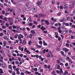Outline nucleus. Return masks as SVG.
I'll use <instances>...</instances> for the list:
<instances>
[{"mask_svg": "<svg viewBox=\"0 0 75 75\" xmlns=\"http://www.w3.org/2000/svg\"><path fill=\"white\" fill-rule=\"evenodd\" d=\"M33 35L32 34H30L29 35V38H31L33 37Z\"/></svg>", "mask_w": 75, "mask_h": 75, "instance_id": "4c0bfd02", "label": "nucleus"}, {"mask_svg": "<svg viewBox=\"0 0 75 75\" xmlns=\"http://www.w3.org/2000/svg\"><path fill=\"white\" fill-rule=\"evenodd\" d=\"M61 54L63 55L64 56V52L62 51H61Z\"/></svg>", "mask_w": 75, "mask_h": 75, "instance_id": "8fccbe9b", "label": "nucleus"}, {"mask_svg": "<svg viewBox=\"0 0 75 75\" xmlns=\"http://www.w3.org/2000/svg\"><path fill=\"white\" fill-rule=\"evenodd\" d=\"M41 25L39 24V25H38V27L39 28H40V27H41Z\"/></svg>", "mask_w": 75, "mask_h": 75, "instance_id": "680f3d73", "label": "nucleus"}, {"mask_svg": "<svg viewBox=\"0 0 75 75\" xmlns=\"http://www.w3.org/2000/svg\"><path fill=\"white\" fill-rule=\"evenodd\" d=\"M6 67V63L5 62H3L2 65V67L3 68H5Z\"/></svg>", "mask_w": 75, "mask_h": 75, "instance_id": "7ed1b4c3", "label": "nucleus"}, {"mask_svg": "<svg viewBox=\"0 0 75 75\" xmlns=\"http://www.w3.org/2000/svg\"><path fill=\"white\" fill-rule=\"evenodd\" d=\"M56 51H60V49L59 48H57L56 49Z\"/></svg>", "mask_w": 75, "mask_h": 75, "instance_id": "4d7b16f0", "label": "nucleus"}, {"mask_svg": "<svg viewBox=\"0 0 75 75\" xmlns=\"http://www.w3.org/2000/svg\"><path fill=\"white\" fill-rule=\"evenodd\" d=\"M68 71H65L64 73L63 74V75H66L67 74H68Z\"/></svg>", "mask_w": 75, "mask_h": 75, "instance_id": "5701e85b", "label": "nucleus"}, {"mask_svg": "<svg viewBox=\"0 0 75 75\" xmlns=\"http://www.w3.org/2000/svg\"><path fill=\"white\" fill-rule=\"evenodd\" d=\"M4 74V71H3V70L2 69H0V74Z\"/></svg>", "mask_w": 75, "mask_h": 75, "instance_id": "a211bd4d", "label": "nucleus"}, {"mask_svg": "<svg viewBox=\"0 0 75 75\" xmlns=\"http://www.w3.org/2000/svg\"><path fill=\"white\" fill-rule=\"evenodd\" d=\"M38 39L39 40H40V41H41V40H42V38L41 37H39L38 38Z\"/></svg>", "mask_w": 75, "mask_h": 75, "instance_id": "69168bd1", "label": "nucleus"}, {"mask_svg": "<svg viewBox=\"0 0 75 75\" xmlns=\"http://www.w3.org/2000/svg\"><path fill=\"white\" fill-rule=\"evenodd\" d=\"M12 31H13V32H14V33H16L17 32V31L15 29H12Z\"/></svg>", "mask_w": 75, "mask_h": 75, "instance_id": "2f4dec72", "label": "nucleus"}, {"mask_svg": "<svg viewBox=\"0 0 75 75\" xmlns=\"http://www.w3.org/2000/svg\"><path fill=\"white\" fill-rule=\"evenodd\" d=\"M12 68L14 70H15L16 69V66L15 65L13 66H12Z\"/></svg>", "mask_w": 75, "mask_h": 75, "instance_id": "bb28decb", "label": "nucleus"}, {"mask_svg": "<svg viewBox=\"0 0 75 75\" xmlns=\"http://www.w3.org/2000/svg\"><path fill=\"white\" fill-rule=\"evenodd\" d=\"M31 42H32V41H31V40L29 41L28 43V45H30L31 44Z\"/></svg>", "mask_w": 75, "mask_h": 75, "instance_id": "72a5a7b5", "label": "nucleus"}, {"mask_svg": "<svg viewBox=\"0 0 75 75\" xmlns=\"http://www.w3.org/2000/svg\"><path fill=\"white\" fill-rule=\"evenodd\" d=\"M48 37H50V38H52V36L51 35L49 34L48 35Z\"/></svg>", "mask_w": 75, "mask_h": 75, "instance_id": "de8ad7c7", "label": "nucleus"}, {"mask_svg": "<svg viewBox=\"0 0 75 75\" xmlns=\"http://www.w3.org/2000/svg\"><path fill=\"white\" fill-rule=\"evenodd\" d=\"M59 71H60V74H63V71H62V69L61 68L59 69Z\"/></svg>", "mask_w": 75, "mask_h": 75, "instance_id": "6ab92c4d", "label": "nucleus"}, {"mask_svg": "<svg viewBox=\"0 0 75 75\" xmlns=\"http://www.w3.org/2000/svg\"><path fill=\"white\" fill-rule=\"evenodd\" d=\"M13 29H16L17 28V26L14 25H13Z\"/></svg>", "mask_w": 75, "mask_h": 75, "instance_id": "c85d7f7f", "label": "nucleus"}, {"mask_svg": "<svg viewBox=\"0 0 75 75\" xmlns=\"http://www.w3.org/2000/svg\"><path fill=\"white\" fill-rule=\"evenodd\" d=\"M55 67H57V69H60V68H61V67H60V66L59 65H58L57 64L56 65Z\"/></svg>", "mask_w": 75, "mask_h": 75, "instance_id": "2eb2a0df", "label": "nucleus"}, {"mask_svg": "<svg viewBox=\"0 0 75 75\" xmlns=\"http://www.w3.org/2000/svg\"><path fill=\"white\" fill-rule=\"evenodd\" d=\"M72 59H74V60H75V56H73L71 57Z\"/></svg>", "mask_w": 75, "mask_h": 75, "instance_id": "5fc2aeb1", "label": "nucleus"}, {"mask_svg": "<svg viewBox=\"0 0 75 75\" xmlns=\"http://www.w3.org/2000/svg\"><path fill=\"white\" fill-rule=\"evenodd\" d=\"M11 2L13 4H16V3L13 0H11Z\"/></svg>", "mask_w": 75, "mask_h": 75, "instance_id": "c9c22d12", "label": "nucleus"}, {"mask_svg": "<svg viewBox=\"0 0 75 75\" xmlns=\"http://www.w3.org/2000/svg\"><path fill=\"white\" fill-rule=\"evenodd\" d=\"M3 44H4V47H5L7 45V43H6V42L4 41L3 42Z\"/></svg>", "mask_w": 75, "mask_h": 75, "instance_id": "412c9836", "label": "nucleus"}, {"mask_svg": "<svg viewBox=\"0 0 75 75\" xmlns=\"http://www.w3.org/2000/svg\"><path fill=\"white\" fill-rule=\"evenodd\" d=\"M8 68H10L11 70H13V69H12V66L11 65L8 66Z\"/></svg>", "mask_w": 75, "mask_h": 75, "instance_id": "4be33fe9", "label": "nucleus"}, {"mask_svg": "<svg viewBox=\"0 0 75 75\" xmlns=\"http://www.w3.org/2000/svg\"><path fill=\"white\" fill-rule=\"evenodd\" d=\"M31 50H33V51H35V49L34 48H31Z\"/></svg>", "mask_w": 75, "mask_h": 75, "instance_id": "e2e57ef3", "label": "nucleus"}, {"mask_svg": "<svg viewBox=\"0 0 75 75\" xmlns=\"http://www.w3.org/2000/svg\"><path fill=\"white\" fill-rule=\"evenodd\" d=\"M37 8L36 6H34L32 8V11L34 13V12H35L36 11H37Z\"/></svg>", "mask_w": 75, "mask_h": 75, "instance_id": "f03ea898", "label": "nucleus"}, {"mask_svg": "<svg viewBox=\"0 0 75 75\" xmlns=\"http://www.w3.org/2000/svg\"><path fill=\"white\" fill-rule=\"evenodd\" d=\"M54 34L56 35L55 36V38H58V32H55Z\"/></svg>", "mask_w": 75, "mask_h": 75, "instance_id": "6e6552de", "label": "nucleus"}, {"mask_svg": "<svg viewBox=\"0 0 75 75\" xmlns=\"http://www.w3.org/2000/svg\"><path fill=\"white\" fill-rule=\"evenodd\" d=\"M8 20L10 22H13V19L11 18H8Z\"/></svg>", "mask_w": 75, "mask_h": 75, "instance_id": "1a4fd4ad", "label": "nucleus"}, {"mask_svg": "<svg viewBox=\"0 0 75 75\" xmlns=\"http://www.w3.org/2000/svg\"><path fill=\"white\" fill-rule=\"evenodd\" d=\"M25 74H31V72L29 71H26L25 72Z\"/></svg>", "mask_w": 75, "mask_h": 75, "instance_id": "4468645a", "label": "nucleus"}, {"mask_svg": "<svg viewBox=\"0 0 75 75\" xmlns=\"http://www.w3.org/2000/svg\"><path fill=\"white\" fill-rule=\"evenodd\" d=\"M63 25H64V24H65L66 26H69V23H63Z\"/></svg>", "mask_w": 75, "mask_h": 75, "instance_id": "aec40b11", "label": "nucleus"}, {"mask_svg": "<svg viewBox=\"0 0 75 75\" xmlns=\"http://www.w3.org/2000/svg\"><path fill=\"white\" fill-rule=\"evenodd\" d=\"M69 19H70V18H69V16H68L67 17V20H69Z\"/></svg>", "mask_w": 75, "mask_h": 75, "instance_id": "338daca9", "label": "nucleus"}, {"mask_svg": "<svg viewBox=\"0 0 75 75\" xmlns=\"http://www.w3.org/2000/svg\"><path fill=\"white\" fill-rule=\"evenodd\" d=\"M0 6L1 7H3V5L2 4L0 3Z\"/></svg>", "mask_w": 75, "mask_h": 75, "instance_id": "774afa93", "label": "nucleus"}, {"mask_svg": "<svg viewBox=\"0 0 75 75\" xmlns=\"http://www.w3.org/2000/svg\"><path fill=\"white\" fill-rule=\"evenodd\" d=\"M21 38H24V36L22 35H21V34H20L18 37V39L20 41L19 43H22L23 40L21 39Z\"/></svg>", "mask_w": 75, "mask_h": 75, "instance_id": "f257e3e1", "label": "nucleus"}, {"mask_svg": "<svg viewBox=\"0 0 75 75\" xmlns=\"http://www.w3.org/2000/svg\"><path fill=\"white\" fill-rule=\"evenodd\" d=\"M63 8H64V7L62 6L61 5L60 6V9H63Z\"/></svg>", "mask_w": 75, "mask_h": 75, "instance_id": "c03bdc74", "label": "nucleus"}, {"mask_svg": "<svg viewBox=\"0 0 75 75\" xmlns=\"http://www.w3.org/2000/svg\"><path fill=\"white\" fill-rule=\"evenodd\" d=\"M55 3V1L54 0H53L51 2V3H52V4H54Z\"/></svg>", "mask_w": 75, "mask_h": 75, "instance_id": "a19ab883", "label": "nucleus"}, {"mask_svg": "<svg viewBox=\"0 0 75 75\" xmlns=\"http://www.w3.org/2000/svg\"><path fill=\"white\" fill-rule=\"evenodd\" d=\"M31 57L34 58L35 57V55H31Z\"/></svg>", "mask_w": 75, "mask_h": 75, "instance_id": "052dcab7", "label": "nucleus"}, {"mask_svg": "<svg viewBox=\"0 0 75 75\" xmlns=\"http://www.w3.org/2000/svg\"><path fill=\"white\" fill-rule=\"evenodd\" d=\"M26 52L28 54H30L31 53V52L28 50H26Z\"/></svg>", "mask_w": 75, "mask_h": 75, "instance_id": "393cba45", "label": "nucleus"}, {"mask_svg": "<svg viewBox=\"0 0 75 75\" xmlns=\"http://www.w3.org/2000/svg\"><path fill=\"white\" fill-rule=\"evenodd\" d=\"M3 38L5 40H7V39L8 38H7V36H5L4 37H3Z\"/></svg>", "mask_w": 75, "mask_h": 75, "instance_id": "7c9ffc66", "label": "nucleus"}, {"mask_svg": "<svg viewBox=\"0 0 75 75\" xmlns=\"http://www.w3.org/2000/svg\"><path fill=\"white\" fill-rule=\"evenodd\" d=\"M18 37V35H16L14 36L13 38H17Z\"/></svg>", "mask_w": 75, "mask_h": 75, "instance_id": "cd10ccee", "label": "nucleus"}, {"mask_svg": "<svg viewBox=\"0 0 75 75\" xmlns=\"http://www.w3.org/2000/svg\"><path fill=\"white\" fill-rule=\"evenodd\" d=\"M51 51H49L48 52V55H51Z\"/></svg>", "mask_w": 75, "mask_h": 75, "instance_id": "a18cd8bd", "label": "nucleus"}, {"mask_svg": "<svg viewBox=\"0 0 75 75\" xmlns=\"http://www.w3.org/2000/svg\"><path fill=\"white\" fill-rule=\"evenodd\" d=\"M39 44H42V42L41 41H40L39 42Z\"/></svg>", "mask_w": 75, "mask_h": 75, "instance_id": "13d9d810", "label": "nucleus"}, {"mask_svg": "<svg viewBox=\"0 0 75 75\" xmlns=\"http://www.w3.org/2000/svg\"><path fill=\"white\" fill-rule=\"evenodd\" d=\"M38 16L40 17H44V14L42 13H39L38 14Z\"/></svg>", "mask_w": 75, "mask_h": 75, "instance_id": "0eeeda50", "label": "nucleus"}, {"mask_svg": "<svg viewBox=\"0 0 75 75\" xmlns=\"http://www.w3.org/2000/svg\"><path fill=\"white\" fill-rule=\"evenodd\" d=\"M34 24H37V22L35 21H33Z\"/></svg>", "mask_w": 75, "mask_h": 75, "instance_id": "864d4df0", "label": "nucleus"}, {"mask_svg": "<svg viewBox=\"0 0 75 75\" xmlns=\"http://www.w3.org/2000/svg\"><path fill=\"white\" fill-rule=\"evenodd\" d=\"M45 23H46V24L47 25H50V23L49 22V21H48L47 20H45Z\"/></svg>", "mask_w": 75, "mask_h": 75, "instance_id": "423d86ee", "label": "nucleus"}, {"mask_svg": "<svg viewBox=\"0 0 75 75\" xmlns=\"http://www.w3.org/2000/svg\"><path fill=\"white\" fill-rule=\"evenodd\" d=\"M26 29L28 31H30V28H28V27H26Z\"/></svg>", "mask_w": 75, "mask_h": 75, "instance_id": "603ef678", "label": "nucleus"}, {"mask_svg": "<svg viewBox=\"0 0 75 75\" xmlns=\"http://www.w3.org/2000/svg\"><path fill=\"white\" fill-rule=\"evenodd\" d=\"M12 55L13 56V57H16V56H17V55L14 53Z\"/></svg>", "mask_w": 75, "mask_h": 75, "instance_id": "6e6d98bb", "label": "nucleus"}, {"mask_svg": "<svg viewBox=\"0 0 75 75\" xmlns=\"http://www.w3.org/2000/svg\"><path fill=\"white\" fill-rule=\"evenodd\" d=\"M43 44L44 45H45V46H46L47 45V43L45 42V40H43Z\"/></svg>", "mask_w": 75, "mask_h": 75, "instance_id": "f8f14e48", "label": "nucleus"}, {"mask_svg": "<svg viewBox=\"0 0 75 75\" xmlns=\"http://www.w3.org/2000/svg\"><path fill=\"white\" fill-rule=\"evenodd\" d=\"M41 30H42V31H44L45 30H46V28H44V26H42L41 28H40Z\"/></svg>", "mask_w": 75, "mask_h": 75, "instance_id": "9b49d317", "label": "nucleus"}, {"mask_svg": "<svg viewBox=\"0 0 75 75\" xmlns=\"http://www.w3.org/2000/svg\"><path fill=\"white\" fill-rule=\"evenodd\" d=\"M31 32L32 34H33V35H35V34H36V32L35 31V30H32L31 31Z\"/></svg>", "mask_w": 75, "mask_h": 75, "instance_id": "20e7f679", "label": "nucleus"}, {"mask_svg": "<svg viewBox=\"0 0 75 75\" xmlns=\"http://www.w3.org/2000/svg\"><path fill=\"white\" fill-rule=\"evenodd\" d=\"M18 59L19 61V62H20V61H21V58L20 57H18Z\"/></svg>", "mask_w": 75, "mask_h": 75, "instance_id": "37998d69", "label": "nucleus"}, {"mask_svg": "<svg viewBox=\"0 0 75 75\" xmlns=\"http://www.w3.org/2000/svg\"><path fill=\"white\" fill-rule=\"evenodd\" d=\"M59 60H60L61 61H62V58L61 57H60V58H59Z\"/></svg>", "mask_w": 75, "mask_h": 75, "instance_id": "0e129e2a", "label": "nucleus"}, {"mask_svg": "<svg viewBox=\"0 0 75 75\" xmlns=\"http://www.w3.org/2000/svg\"><path fill=\"white\" fill-rule=\"evenodd\" d=\"M37 47L38 48H41L42 47V46L41 45H36Z\"/></svg>", "mask_w": 75, "mask_h": 75, "instance_id": "b1692460", "label": "nucleus"}, {"mask_svg": "<svg viewBox=\"0 0 75 75\" xmlns=\"http://www.w3.org/2000/svg\"><path fill=\"white\" fill-rule=\"evenodd\" d=\"M45 51H46V49H44L43 50H42V52L43 54L45 53Z\"/></svg>", "mask_w": 75, "mask_h": 75, "instance_id": "e433bc0d", "label": "nucleus"}, {"mask_svg": "<svg viewBox=\"0 0 75 75\" xmlns=\"http://www.w3.org/2000/svg\"><path fill=\"white\" fill-rule=\"evenodd\" d=\"M64 9H67L68 8V5L67 4H65L64 6Z\"/></svg>", "mask_w": 75, "mask_h": 75, "instance_id": "ddd939ff", "label": "nucleus"}, {"mask_svg": "<svg viewBox=\"0 0 75 75\" xmlns=\"http://www.w3.org/2000/svg\"><path fill=\"white\" fill-rule=\"evenodd\" d=\"M33 70L35 72H36V71H37L38 70L37 68H35L34 69L33 68Z\"/></svg>", "mask_w": 75, "mask_h": 75, "instance_id": "ea45409f", "label": "nucleus"}, {"mask_svg": "<svg viewBox=\"0 0 75 75\" xmlns=\"http://www.w3.org/2000/svg\"><path fill=\"white\" fill-rule=\"evenodd\" d=\"M24 34L25 37H26V36L27 35V34L26 32H25L24 33Z\"/></svg>", "mask_w": 75, "mask_h": 75, "instance_id": "473e14b6", "label": "nucleus"}, {"mask_svg": "<svg viewBox=\"0 0 75 75\" xmlns=\"http://www.w3.org/2000/svg\"><path fill=\"white\" fill-rule=\"evenodd\" d=\"M28 25H29V26H32V25H33V23L31 22L30 23H29V24H28Z\"/></svg>", "mask_w": 75, "mask_h": 75, "instance_id": "c756f323", "label": "nucleus"}, {"mask_svg": "<svg viewBox=\"0 0 75 75\" xmlns=\"http://www.w3.org/2000/svg\"><path fill=\"white\" fill-rule=\"evenodd\" d=\"M27 43H26V41L25 40H23L22 43V45H24L25 44Z\"/></svg>", "mask_w": 75, "mask_h": 75, "instance_id": "dca6fc26", "label": "nucleus"}, {"mask_svg": "<svg viewBox=\"0 0 75 75\" xmlns=\"http://www.w3.org/2000/svg\"><path fill=\"white\" fill-rule=\"evenodd\" d=\"M65 45L67 46L68 47H69V43H66Z\"/></svg>", "mask_w": 75, "mask_h": 75, "instance_id": "09e8293b", "label": "nucleus"}, {"mask_svg": "<svg viewBox=\"0 0 75 75\" xmlns=\"http://www.w3.org/2000/svg\"><path fill=\"white\" fill-rule=\"evenodd\" d=\"M63 51H65V52H66V53H67L68 52V51H69V50L68 49H67L66 48H63Z\"/></svg>", "mask_w": 75, "mask_h": 75, "instance_id": "39448f33", "label": "nucleus"}, {"mask_svg": "<svg viewBox=\"0 0 75 75\" xmlns=\"http://www.w3.org/2000/svg\"><path fill=\"white\" fill-rule=\"evenodd\" d=\"M25 9L26 11H29V10H28V6H27L25 8Z\"/></svg>", "mask_w": 75, "mask_h": 75, "instance_id": "a878e982", "label": "nucleus"}, {"mask_svg": "<svg viewBox=\"0 0 75 75\" xmlns=\"http://www.w3.org/2000/svg\"><path fill=\"white\" fill-rule=\"evenodd\" d=\"M40 71V72H44V69H41Z\"/></svg>", "mask_w": 75, "mask_h": 75, "instance_id": "f704fd0d", "label": "nucleus"}, {"mask_svg": "<svg viewBox=\"0 0 75 75\" xmlns=\"http://www.w3.org/2000/svg\"><path fill=\"white\" fill-rule=\"evenodd\" d=\"M4 20L5 21H7V18L5 17L4 18Z\"/></svg>", "mask_w": 75, "mask_h": 75, "instance_id": "79ce46f5", "label": "nucleus"}, {"mask_svg": "<svg viewBox=\"0 0 75 75\" xmlns=\"http://www.w3.org/2000/svg\"><path fill=\"white\" fill-rule=\"evenodd\" d=\"M3 36V33H0V36H1V37H2V36Z\"/></svg>", "mask_w": 75, "mask_h": 75, "instance_id": "bf43d9fd", "label": "nucleus"}, {"mask_svg": "<svg viewBox=\"0 0 75 75\" xmlns=\"http://www.w3.org/2000/svg\"><path fill=\"white\" fill-rule=\"evenodd\" d=\"M58 41H61V37H58Z\"/></svg>", "mask_w": 75, "mask_h": 75, "instance_id": "49530a36", "label": "nucleus"}, {"mask_svg": "<svg viewBox=\"0 0 75 75\" xmlns=\"http://www.w3.org/2000/svg\"><path fill=\"white\" fill-rule=\"evenodd\" d=\"M29 20V21L31 23L32 22V19L31 18V17H30L27 20V21Z\"/></svg>", "mask_w": 75, "mask_h": 75, "instance_id": "f3484780", "label": "nucleus"}, {"mask_svg": "<svg viewBox=\"0 0 75 75\" xmlns=\"http://www.w3.org/2000/svg\"><path fill=\"white\" fill-rule=\"evenodd\" d=\"M37 6H40L41 4V1H38L36 3Z\"/></svg>", "mask_w": 75, "mask_h": 75, "instance_id": "9d476101", "label": "nucleus"}, {"mask_svg": "<svg viewBox=\"0 0 75 75\" xmlns=\"http://www.w3.org/2000/svg\"><path fill=\"white\" fill-rule=\"evenodd\" d=\"M65 65L66 67H68V63H66L65 64Z\"/></svg>", "mask_w": 75, "mask_h": 75, "instance_id": "3c124183", "label": "nucleus"}, {"mask_svg": "<svg viewBox=\"0 0 75 75\" xmlns=\"http://www.w3.org/2000/svg\"><path fill=\"white\" fill-rule=\"evenodd\" d=\"M15 63L16 64H19V62H18V61H15Z\"/></svg>", "mask_w": 75, "mask_h": 75, "instance_id": "58836bf2", "label": "nucleus"}]
</instances>
